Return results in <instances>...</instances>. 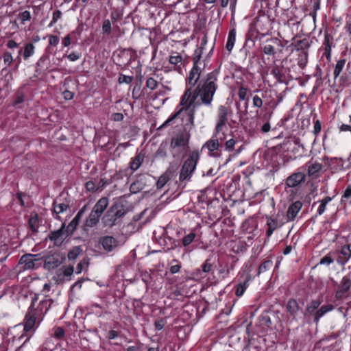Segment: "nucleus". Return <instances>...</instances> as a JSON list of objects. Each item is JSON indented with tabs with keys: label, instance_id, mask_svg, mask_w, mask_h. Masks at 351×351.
Segmentation results:
<instances>
[{
	"label": "nucleus",
	"instance_id": "1",
	"mask_svg": "<svg viewBox=\"0 0 351 351\" xmlns=\"http://www.w3.org/2000/svg\"><path fill=\"white\" fill-rule=\"evenodd\" d=\"M217 71H213L208 73L206 77L202 79L198 87L200 90L202 104L210 106L213 99V96L217 88L216 82L217 80Z\"/></svg>",
	"mask_w": 351,
	"mask_h": 351
},
{
	"label": "nucleus",
	"instance_id": "2",
	"mask_svg": "<svg viewBox=\"0 0 351 351\" xmlns=\"http://www.w3.org/2000/svg\"><path fill=\"white\" fill-rule=\"evenodd\" d=\"M127 210L121 203L114 204L102 217L101 221L104 226L112 227L116 225L117 220L125 215Z\"/></svg>",
	"mask_w": 351,
	"mask_h": 351
},
{
	"label": "nucleus",
	"instance_id": "3",
	"mask_svg": "<svg viewBox=\"0 0 351 351\" xmlns=\"http://www.w3.org/2000/svg\"><path fill=\"white\" fill-rule=\"evenodd\" d=\"M199 160V154L197 152H191L189 158L184 161L180 173L179 180L180 182L189 180L191 175L195 169L197 162Z\"/></svg>",
	"mask_w": 351,
	"mask_h": 351
},
{
	"label": "nucleus",
	"instance_id": "4",
	"mask_svg": "<svg viewBox=\"0 0 351 351\" xmlns=\"http://www.w3.org/2000/svg\"><path fill=\"white\" fill-rule=\"evenodd\" d=\"M195 108H191L190 106H184L182 107L174 116L169 119H167L160 128H162L167 125L169 122H171L173 119L179 116L180 114L182 115V119L184 123L185 130L189 129H191L193 126V120H194V114H195Z\"/></svg>",
	"mask_w": 351,
	"mask_h": 351
},
{
	"label": "nucleus",
	"instance_id": "5",
	"mask_svg": "<svg viewBox=\"0 0 351 351\" xmlns=\"http://www.w3.org/2000/svg\"><path fill=\"white\" fill-rule=\"evenodd\" d=\"M42 258L44 259L43 267L48 271H51L63 263L66 260V256L64 253L60 252H51Z\"/></svg>",
	"mask_w": 351,
	"mask_h": 351
},
{
	"label": "nucleus",
	"instance_id": "6",
	"mask_svg": "<svg viewBox=\"0 0 351 351\" xmlns=\"http://www.w3.org/2000/svg\"><path fill=\"white\" fill-rule=\"evenodd\" d=\"M38 295L35 294L32 298V303L29 306V313L25 317V324L24 326V330L25 331H29L34 326L36 317L38 315L36 312H34L35 302L38 300Z\"/></svg>",
	"mask_w": 351,
	"mask_h": 351
},
{
	"label": "nucleus",
	"instance_id": "7",
	"mask_svg": "<svg viewBox=\"0 0 351 351\" xmlns=\"http://www.w3.org/2000/svg\"><path fill=\"white\" fill-rule=\"evenodd\" d=\"M71 234H72L67 232V228L65 229V223H63L59 230L53 231L49 234V239L53 241L56 245L60 246L62 245L64 239Z\"/></svg>",
	"mask_w": 351,
	"mask_h": 351
},
{
	"label": "nucleus",
	"instance_id": "8",
	"mask_svg": "<svg viewBox=\"0 0 351 351\" xmlns=\"http://www.w3.org/2000/svg\"><path fill=\"white\" fill-rule=\"evenodd\" d=\"M189 137L190 134L186 131L178 134L171 138V147L172 148L188 147Z\"/></svg>",
	"mask_w": 351,
	"mask_h": 351
},
{
	"label": "nucleus",
	"instance_id": "9",
	"mask_svg": "<svg viewBox=\"0 0 351 351\" xmlns=\"http://www.w3.org/2000/svg\"><path fill=\"white\" fill-rule=\"evenodd\" d=\"M228 110L224 106H219L218 108V121L215 127L216 133H219L228 121Z\"/></svg>",
	"mask_w": 351,
	"mask_h": 351
},
{
	"label": "nucleus",
	"instance_id": "10",
	"mask_svg": "<svg viewBox=\"0 0 351 351\" xmlns=\"http://www.w3.org/2000/svg\"><path fill=\"white\" fill-rule=\"evenodd\" d=\"M351 287V272L348 275L343 277L340 285H339L338 290L336 291L335 297L338 299L341 298L342 296L346 293Z\"/></svg>",
	"mask_w": 351,
	"mask_h": 351
},
{
	"label": "nucleus",
	"instance_id": "11",
	"mask_svg": "<svg viewBox=\"0 0 351 351\" xmlns=\"http://www.w3.org/2000/svg\"><path fill=\"white\" fill-rule=\"evenodd\" d=\"M99 243L102 245V247L106 252H112L117 245V240L112 236L101 237L99 239Z\"/></svg>",
	"mask_w": 351,
	"mask_h": 351
},
{
	"label": "nucleus",
	"instance_id": "12",
	"mask_svg": "<svg viewBox=\"0 0 351 351\" xmlns=\"http://www.w3.org/2000/svg\"><path fill=\"white\" fill-rule=\"evenodd\" d=\"M38 254H25L21 257L19 263L23 265L24 270L34 269L35 261L39 260L36 258Z\"/></svg>",
	"mask_w": 351,
	"mask_h": 351
},
{
	"label": "nucleus",
	"instance_id": "13",
	"mask_svg": "<svg viewBox=\"0 0 351 351\" xmlns=\"http://www.w3.org/2000/svg\"><path fill=\"white\" fill-rule=\"evenodd\" d=\"M202 47L197 48L194 53L193 58V66L191 69L193 72L198 73H199V75L205 67V64L200 62L201 56H202Z\"/></svg>",
	"mask_w": 351,
	"mask_h": 351
},
{
	"label": "nucleus",
	"instance_id": "14",
	"mask_svg": "<svg viewBox=\"0 0 351 351\" xmlns=\"http://www.w3.org/2000/svg\"><path fill=\"white\" fill-rule=\"evenodd\" d=\"M351 258V245H346L341 247L337 258V262L341 265H344Z\"/></svg>",
	"mask_w": 351,
	"mask_h": 351
},
{
	"label": "nucleus",
	"instance_id": "15",
	"mask_svg": "<svg viewBox=\"0 0 351 351\" xmlns=\"http://www.w3.org/2000/svg\"><path fill=\"white\" fill-rule=\"evenodd\" d=\"M305 175L303 173H295L287 180V184L289 187H295L304 181Z\"/></svg>",
	"mask_w": 351,
	"mask_h": 351
},
{
	"label": "nucleus",
	"instance_id": "16",
	"mask_svg": "<svg viewBox=\"0 0 351 351\" xmlns=\"http://www.w3.org/2000/svg\"><path fill=\"white\" fill-rule=\"evenodd\" d=\"M322 164L315 162H308L307 165V174L309 177L317 178V173L322 169Z\"/></svg>",
	"mask_w": 351,
	"mask_h": 351
},
{
	"label": "nucleus",
	"instance_id": "17",
	"mask_svg": "<svg viewBox=\"0 0 351 351\" xmlns=\"http://www.w3.org/2000/svg\"><path fill=\"white\" fill-rule=\"evenodd\" d=\"M302 203L300 201L295 202L288 208L287 216L289 220H293L298 213L302 208Z\"/></svg>",
	"mask_w": 351,
	"mask_h": 351
},
{
	"label": "nucleus",
	"instance_id": "18",
	"mask_svg": "<svg viewBox=\"0 0 351 351\" xmlns=\"http://www.w3.org/2000/svg\"><path fill=\"white\" fill-rule=\"evenodd\" d=\"M108 205V199L107 197H102L99 199L94 206L93 210L101 216L104 211L106 209Z\"/></svg>",
	"mask_w": 351,
	"mask_h": 351
},
{
	"label": "nucleus",
	"instance_id": "19",
	"mask_svg": "<svg viewBox=\"0 0 351 351\" xmlns=\"http://www.w3.org/2000/svg\"><path fill=\"white\" fill-rule=\"evenodd\" d=\"M100 217L99 215L92 210L89 216L85 221L84 227L93 228L95 226L99 223Z\"/></svg>",
	"mask_w": 351,
	"mask_h": 351
},
{
	"label": "nucleus",
	"instance_id": "20",
	"mask_svg": "<svg viewBox=\"0 0 351 351\" xmlns=\"http://www.w3.org/2000/svg\"><path fill=\"white\" fill-rule=\"evenodd\" d=\"M52 302V300H45L41 301L38 308L36 309L34 308V312H36L38 315L46 313L50 308Z\"/></svg>",
	"mask_w": 351,
	"mask_h": 351
},
{
	"label": "nucleus",
	"instance_id": "21",
	"mask_svg": "<svg viewBox=\"0 0 351 351\" xmlns=\"http://www.w3.org/2000/svg\"><path fill=\"white\" fill-rule=\"evenodd\" d=\"M198 97H199V99H201L200 90L197 86L193 93H191V100L186 106H190L191 108H196L198 106L200 105L199 101H195Z\"/></svg>",
	"mask_w": 351,
	"mask_h": 351
},
{
	"label": "nucleus",
	"instance_id": "22",
	"mask_svg": "<svg viewBox=\"0 0 351 351\" xmlns=\"http://www.w3.org/2000/svg\"><path fill=\"white\" fill-rule=\"evenodd\" d=\"M171 173L169 171H167L159 177L156 182V187L158 189H162L166 184L171 178Z\"/></svg>",
	"mask_w": 351,
	"mask_h": 351
},
{
	"label": "nucleus",
	"instance_id": "23",
	"mask_svg": "<svg viewBox=\"0 0 351 351\" xmlns=\"http://www.w3.org/2000/svg\"><path fill=\"white\" fill-rule=\"evenodd\" d=\"M144 159L143 155L141 154H137L130 162V167L132 170L136 171L141 165Z\"/></svg>",
	"mask_w": 351,
	"mask_h": 351
},
{
	"label": "nucleus",
	"instance_id": "24",
	"mask_svg": "<svg viewBox=\"0 0 351 351\" xmlns=\"http://www.w3.org/2000/svg\"><path fill=\"white\" fill-rule=\"evenodd\" d=\"M236 38V31L234 29H231L228 34V38L227 40V43L226 45V48L228 51H231L235 42Z\"/></svg>",
	"mask_w": 351,
	"mask_h": 351
},
{
	"label": "nucleus",
	"instance_id": "25",
	"mask_svg": "<svg viewBox=\"0 0 351 351\" xmlns=\"http://www.w3.org/2000/svg\"><path fill=\"white\" fill-rule=\"evenodd\" d=\"M321 302L319 300H315L311 301L309 305L306 308L305 315H315V311L319 306Z\"/></svg>",
	"mask_w": 351,
	"mask_h": 351
},
{
	"label": "nucleus",
	"instance_id": "26",
	"mask_svg": "<svg viewBox=\"0 0 351 351\" xmlns=\"http://www.w3.org/2000/svg\"><path fill=\"white\" fill-rule=\"evenodd\" d=\"M287 309L291 315H295L298 310V304L296 300H289L287 304Z\"/></svg>",
	"mask_w": 351,
	"mask_h": 351
},
{
	"label": "nucleus",
	"instance_id": "27",
	"mask_svg": "<svg viewBox=\"0 0 351 351\" xmlns=\"http://www.w3.org/2000/svg\"><path fill=\"white\" fill-rule=\"evenodd\" d=\"M82 216L77 214L76 216L74 217V219L69 223L67 226V232L69 233L73 234L75 230L76 229V227L77 226L79 221L81 219Z\"/></svg>",
	"mask_w": 351,
	"mask_h": 351
},
{
	"label": "nucleus",
	"instance_id": "28",
	"mask_svg": "<svg viewBox=\"0 0 351 351\" xmlns=\"http://www.w3.org/2000/svg\"><path fill=\"white\" fill-rule=\"evenodd\" d=\"M273 263L270 260L264 261L260 265L258 269L257 275L259 276L261 274L264 273L269 270L272 267Z\"/></svg>",
	"mask_w": 351,
	"mask_h": 351
},
{
	"label": "nucleus",
	"instance_id": "29",
	"mask_svg": "<svg viewBox=\"0 0 351 351\" xmlns=\"http://www.w3.org/2000/svg\"><path fill=\"white\" fill-rule=\"evenodd\" d=\"M199 77V73H196L191 70L188 77V84L191 86L190 88L193 87L197 84Z\"/></svg>",
	"mask_w": 351,
	"mask_h": 351
},
{
	"label": "nucleus",
	"instance_id": "30",
	"mask_svg": "<svg viewBox=\"0 0 351 351\" xmlns=\"http://www.w3.org/2000/svg\"><path fill=\"white\" fill-rule=\"evenodd\" d=\"M82 250L80 246H75L68 252L69 260H75L81 253Z\"/></svg>",
	"mask_w": 351,
	"mask_h": 351
},
{
	"label": "nucleus",
	"instance_id": "31",
	"mask_svg": "<svg viewBox=\"0 0 351 351\" xmlns=\"http://www.w3.org/2000/svg\"><path fill=\"white\" fill-rule=\"evenodd\" d=\"M308 62V53L305 51H300L298 55V64L301 68H304Z\"/></svg>",
	"mask_w": 351,
	"mask_h": 351
},
{
	"label": "nucleus",
	"instance_id": "32",
	"mask_svg": "<svg viewBox=\"0 0 351 351\" xmlns=\"http://www.w3.org/2000/svg\"><path fill=\"white\" fill-rule=\"evenodd\" d=\"M191 88H187L184 95L182 97L180 105L184 106H186L189 101L191 100Z\"/></svg>",
	"mask_w": 351,
	"mask_h": 351
},
{
	"label": "nucleus",
	"instance_id": "33",
	"mask_svg": "<svg viewBox=\"0 0 351 351\" xmlns=\"http://www.w3.org/2000/svg\"><path fill=\"white\" fill-rule=\"evenodd\" d=\"M345 63H346L345 59H341V60H339V61H337L335 68V70H334L335 78H337L339 75L340 73L341 72V71L345 65Z\"/></svg>",
	"mask_w": 351,
	"mask_h": 351
},
{
	"label": "nucleus",
	"instance_id": "34",
	"mask_svg": "<svg viewBox=\"0 0 351 351\" xmlns=\"http://www.w3.org/2000/svg\"><path fill=\"white\" fill-rule=\"evenodd\" d=\"M69 206L64 203L58 204L56 201L53 202V211L56 214H60L66 210Z\"/></svg>",
	"mask_w": 351,
	"mask_h": 351
},
{
	"label": "nucleus",
	"instance_id": "35",
	"mask_svg": "<svg viewBox=\"0 0 351 351\" xmlns=\"http://www.w3.org/2000/svg\"><path fill=\"white\" fill-rule=\"evenodd\" d=\"M219 145V144L217 139H211L206 142L204 146L206 147L210 152H213L218 149Z\"/></svg>",
	"mask_w": 351,
	"mask_h": 351
},
{
	"label": "nucleus",
	"instance_id": "36",
	"mask_svg": "<svg viewBox=\"0 0 351 351\" xmlns=\"http://www.w3.org/2000/svg\"><path fill=\"white\" fill-rule=\"evenodd\" d=\"M88 258H84L76 267V273L80 274L84 269H87L89 262Z\"/></svg>",
	"mask_w": 351,
	"mask_h": 351
},
{
	"label": "nucleus",
	"instance_id": "37",
	"mask_svg": "<svg viewBox=\"0 0 351 351\" xmlns=\"http://www.w3.org/2000/svg\"><path fill=\"white\" fill-rule=\"evenodd\" d=\"M38 215L36 214L34 217H32L28 221L29 228L33 232L37 231L38 228Z\"/></svg>",
	"mask_w": 351,
	"mask_h": 351
},
{
	"label": "nucleus",
	"instance_id": "38",
	"mask_svg": "<svg viewBox=\"0 0 351 351\" xmlns=\"http://www.w3.org/2000/svg\"><path fill=\"white\" fill-rule=\"evenodd\" d=\"M295 47L298 51H304L305 49H306L309 47V44L306 40L304 39V40L298 41L297 43L295 44Z\"/></svg>",
	"mask_w": 351,
	"mask_h": 351
},
{
	"label": "nucleus",
	"instance_id": "39",
	"mask_svg": "<svg viewBox=\"0 0 351 351\" xmlns=\"http://www.w3.org/2000/svg\"><path fill=\"white\" fill-rule=\"evenodd\" d=\"M34 47L33 44L28 43L25 47V50L23 53V57L25 59L28 58L29 56H31L34 52Z\"/></svg>",
	"mask_w": 351,
	"mask_h": 351
},
{
	"label": "nucleus",
	"instance_id": "40",
	"mask_svg": "<svg viewBox=\"0 0 351 351\" xmlns=\"http://www.w3.org/2000/svg\"><path fill=\"white\" fill-rule=\"evenodd\" d=\"M195 237V234L192 233V232L189 234L188 235L185 236L182 239V245L184 246L189 245L193 241Z\"/></svg>",
	"mask_w": 351,
	"mask_h": 351
},
{
	"label": "nucleus",
	"instance_id": "41",
	"mask_svg": "<svg viewBox=\"0 0 351 351\" xmlns=\"http://www.w3.org/2000/svg\"><path fill=\"white\" fill-rule=\"evenodd\" d=\"M102 31L104 34H110L111 32V23L108 19L104 20L102 25Z\"/></svg>",
	"mask_w": 351,
	"mask_h": 351
},
{
	"label": "nucleus",
	"instance_id": "42",
	"mask_svg": "<svg viewBox=\"0 0 351 351\" xmlns=\"http://www.w3.org/2000/svg\"><path fill=\"white\" fill-rule=\"evenodd\" d=\"M133 80V77L131 76H127L123 74H120L118 82L119 84L122 83H126V84H130Z\"/></svg>",
	"mask_w": 351,
	"mask_h": 351
},
{
	"label": "nucleus",
	"instance_id": "43",
	"mask_svg": "<svg viewBox=\"0 0 351 351\" xmlns=\"http://www.w3.org/2000/svg\"><path fill=\"white\" fill-rule=\"evenodd\" d=\"M247 286V282H245L243 284L240 283L237 287V289L236 291V295L238 297L241 296L243 294V293L245 292V290Z\"/></svg>",
	"mask_w": 351,
	"mask_h": 351
},
{
	"label": "nucleus",
	"instance_id": "44",
	"mask_svg": "<svg viewBox=\"0 0 351 351\" xmlns=\"http://www.w3.org/2000/svg\"><path fill=\"white\" fill-rule=\"evenodd\" d=\"M62 274L66 277H71L74 271V267L73 265H70L66 268H62ZM68 280H71L69 278Z\"/></svg>",
	"mask_w": 351,
	"mask_h": 351
},
{
	"label": "nucleus",
	"instance_id": "45",
	"mask_svg": "<svg viewBox=\"0 0 351 351\" xmlns=\"http://www.w3.org/2000/svg\"><path fill=\"white\" fill-rule=\"evenodd\" d=\"M263 51L267 55H274L276 53L274 46L270 44L265 45L263 47Z\"/></svg>",
	"mask_w": 351,
	"mask_h": 351
},
{
	"label": "nucleus",
	"instance_id": "46",
	"mask_svg": "<svg viewBox=\"0 0 351 351\" xmlns=\"http://www.w3.org/2000/svg\"><path fill=\"white\" fill-rule=\"evenodd\" d=\"M64 335V330L61 327H57L54 328V333L53 336L57 339H61Z\"/></svg>",
	"mask_w": 351,
	"mask_h": 351
},
{
	"label": "nucleus",
	"instance_id": "47",
	"mask_svg": "<svg viewBox=\"0 0 351 351\" xmlns=\"http://www.w3.org/2000/svg\"><path fill=\"white\" fill-rule=\"evenodd\" d=\"M333 258L329 254H328L320 259L319 264L328 265L333 263Z\"/></svg>",
	"mask_w": 351,
	"mask_h": 351
},
{
	"label": "nucleus",
	"instance_id": "48",
	"mask_svg": "<svg viewBox=\"0 0 351 351\" xmlns=\"http://www.w3.org/2000/svg\"><path fill=\"white\" fill-rule=\"evenodd\" d=\"M158 82L152 77H149L146 82V86L151 90H154L156 88Z\"/></svg>",
	"mask_w": 351,
	"mask_h": 351
},
{
	"label": "nucleus",
	"instance_id": "49",
	"mask_svg": "<svg viewBox=\"0 0 351 351\" xmlns=\"http://www.w3.org/2000/svg\"><path fill=\"white\" fill-rule=\"evenodd\" d=\"M260 322L261 324L265 325L267 327H269L271 324V319L267 315H261L260 317Z\"/></svg>",
	"mask_w": 351,
	"mask_h": 351
},
{
	"label": "nucleus",
	"instance_id": "50",
	"mask_svg": "<svg viewBox=\"0 0 351 351\" xmlns=\"http://www.w3.org/2000/svg\"><path fill=\"white\" fill-rule=\"evenodd\" d=\"M176 55L171 56L169 57V62L172 64H177L178 62H181L182 56L179 55L178 53H176Z\"/></svg>",
	"mask_w": 351,
	"mask_h": 351
},
{
	"label": "nucleus",
	"instance_id": "51",
	"mask_svg": "<svg viewBox=\"0 0 351 351\" xmlns=\"http://www.w3.org/2000/svg\"><path fill=\"white\" fill-rule=\"evenodd\" d=\"M31 15L29 11H24L19 14V18L21 20V23H23L25 21L30 19Z\"/></svg>",
	"mask_w": 351,
	"mask_h": 351
},
{
	"label": "nucleus",
	"instance_id": "52",
	"mask_svg": "<svg viewBox=\"0 0 351 351\" xmlns=\"http://www.w3.org/2000/svg\"><path fill=\"white\" fill-rule=\"evenodd\" d=\"M325 56L326 58H329L330 56V46L329 45V40L327 36L325 38Z\"/></svg>",
	"mask_w": 351,
	"mask_h": 351
},
{
	"label": "nucleus",
	"instance_id": "53",
	"mask_svg": "<svg viewBox=\"0 0 351 351\" xmlns=\"http://www.w3.org/2000/svg\"><path fill=\"white\" fill-rule=\"evenodd\" d=\"M247 94V89L243 86L241 87L238 91V96L241 100H245Z\"/></svg>",
	"mask_w": 351,
	"mask_h": 351
},
{
	"label": "nucleus",
	"instance_id": "54",
	"mask_svg": "<svg viewBox=\"0 0 351 351\" xmlns=\"http://www.w3.org/2000/svg\"><path fill=\"white\" fill-rule=\"evenodd\" d=\"M61 15L62 12L60 10H55L53 13V19L50 23V25H52L53 23H55L58 19L61 17Z\"/></svg>",
	"mask_w": 351,
	"mask_h": 351
},
{
	"label": "nucleus",
	"instance_id": "55",
	"mask_svg": "<svg viewBox=\"0 0 351 351\" xmlns=\"http://www.w3.org/2000/svg\"><path fill=\"white\" fill-rule=\"evenodd\" d=\"M49 43L51 46H56L59 43V38L57 36L51 35L49 36Z\"/></svg>",
	"mask_w": 351,
	"mask_h": 351
},
{
	"label": "nucleus",
	"instance_id": "56",
	"mask_svg": "<svg viewBox=\"0 0 351 351\" xmlns=\"http://www.w3.org/2000/svg\"><path fill=\"white\" fill-rule=\"evenodd\" d=\"M3 60L5 64L10 65L12 62V56L10 53L6 52L3 55Z\"/></svg>",
	"mask_w": 351,
	"mask_h": 351
},
{
	"label": "nucleus",
	"instance_id": "57",
	"mask_svg": "<svg viewBox=\"0 0 351 351\" xmlns=\"http://www.w3.org/2000/svg\"><path fill=\"white\" fill-rule=\"evenodd\" d=\"M253 105L260 108L263 105V100L258 96L256 95L253 97Z\"/></svg>",
	"mask_w": 351,
	"mask_h": 351
},
{
	"label": "nucleus",
	"instance_id": "58",
	"mask_svg": "<svg viewBox=\"0 0 351 351\" xmlns=\"http://www.w3.org/2000/svg\"><path fill=\"white\" fill-rule=\"evenodd\" d=\"M212 267V264L208 263V260H206L205 263L202 265V271L205 273H208L210 271Z\"/></svg>",
	"mask_w": 351,
	"mask_h": 351
},
{
	"label": "nucleus",
	"instance_id": "59",
	"mask_svg": "<svg viewBox=\"0 0 351 351\" xmlns=\"http://www.w3.org/2000/svg\"><path fill=\"white\" fill-rule=\"evenodd\" d=\"M325 313L320 309H318L315 313V316H314V322L317 323L319 320V319L324 315Z\"/></svg>",
	"mask_w": 351,
	"mask_h": 351
},
{
	"label": "nucleus",
	"instance_id": "60",
	"mask_svg": "<svg viewBox=\"0 0 351 351\" xmlns=\"http://www.w3.org/2000/svg\"><path fill=\"white\" fill-rule=\"evenodd\" d=\"M154 325L156 328L160 330L163 328L165 326V321L162 319L156 320L154 323Z\"/></svg>",
	"mask_w": 351,
	"mask_h": 351
},
{
	"label": "nucleus",
	"instance_id": "61",
	"mask_svg": "<svg viewBox=\"0 0 351 351\" xmlns=\"http://www.w3.org/2000/svg\"><path fill=\"white\" fill-rule=\"evenodd\" d=\"M235 141L234 139H230L226 142V147L228 150L230 151L234 149Z\"/></svg>",
	"mask_w": 351,
	"mask_h": 351
},
{
	"label": "nucleus",
	"instance_id": "62",
	"mask_svg": "<svg viewBox=\"0 0 351 351\" xmlns=\"http://www.w3.org/2000/svg\"><path fill=\"white\" fill-rule=\"evenodd\" d=\"M112 119L115 121H121L123 119V115L122 113L116 112L112 114Z\"/></svg>",
	"mask_w": 351,
	"mask_h": 351
},
{
	"label": "nucleus",
	"instance_id": "63",
	"mask_svg": "<svg viewBox=\"0 0 351 351\" xmlns=\"http://www.w3.org/2000/svg\"><path fill=\"white\" fill-rule=\"evenodd\" d=\"M272 73L275 75L276 78L279 81V82H282L283 80H282V74L280 73V72L279 71L278 69H274L272 71Z\"/></svg>",
	"mask_w": 351,
	"mask_h": 351
},
{
	"label": "nucleus",
	"instance_id": "64",
	"mask_svg": "<svg viewBox=\"0 0 351 351\" xmlns=\"http://www.w3.org/2000/svg\"><path fill=\"white\" fill-rule=\"evenodd\" d=\"M139 90H140V88L139 87L135 86L133 88V90H132V96L133 99H137L139 98V97H140Z\"/></svg>",
	"mask_w": 351,
	"mask_h": 351
}]
</instances>
